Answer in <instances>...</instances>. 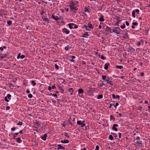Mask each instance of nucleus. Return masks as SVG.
<instances>
[{
    "label": "nucleus",
    "instance_id": "obj_36",
    "mask_svg": "<svg viewBox=\"0 0 150 150\" xmlns=\"http://www.w3.org/2000/svg\"><path fill=\"white\" fill-rule=\"evenodd\" d=\"M111 134H112L116 138V137H117V134L115 133H114L111 132Z\"/></svg>",
    "mask_w": 150,
    "mask_h": 150
},
{
    "label": "nucleus",
    "instance_id": "obj_47",
    "mask_svg": "<svg viewBox=\"0 0 150 150\" xmlns=\"http://www.w3.org/2000/svg\"><path fill=\"white\" fill-rule=\"evenodd\" d=\"M69 45H67V46L65 47V49L66 50H68L69 49Z\"/></svg>",
    "mask_w": 150,
    "mask_h": 150
},
{
    "label": "nucleus",
    "instance_id": "obj_58",
    "mask_svg": "<svg viewBox=\"0 0 150 150\" xmlns=\"http://www.w3.org/2000/svg\"><path fill=\"white\" fill-rule=\"evenodd\" d=\"M1 55H2V56L0 57L1 59H2L6 57V56H4V55H2V54H1Z\"/></svg>",
    "mask_w": 150,
    "mask_h": 150
},
{
    "label": "nucleus",
    "instance_id": "obj_15",
    "mask_svg": "<svg viewBox=\"0 0 150 150\" xmlns=\"http://www.w3.org/2000/svg\"><path fill=\"white\" fill-rule=\"evenodd\" d=\"M83 28L85 29L86 30L90 31L91 30L88 28V26L86 25H84L83 27Z\"/></svg>",
    "mask_w": 150,
    "mask_h": 150
},
{
    "label": "nucleus",
    "instance_id": "obj_42",
    "mask_svg": "<svg viewBox=\"0 0 150 150\" xmlns=\"http://www.w3.org/2000/svg\"><path fill=\"white\" fill-rule=\"evenodd\" d=\"M142 42V41H139L137 42V45L138 46H139L141 44V42Z\"/></svg>",
    "mask_w": 150,
    "mask_h": 150
},
{
    "label": "nucleus",
    "instance_id": "obj_20",
    "mask_svg": "<svg viewBox=\"0 0 150 150\" xmlns=\"http://www.w3.org/2000/svg\"><path fill=\"white\" fill-rule=\"evenodd\" d=\"M89 35L88 34V33L87 32H86L85 33H84L83 35L82 36V37L84 38L86 37V36H88Z\"/></svg>",
    "mask_w": 150,
    "mask_h": 150
},
{
    "label": "nucleus",
    "instance_id": "obj_52",
    "mask_svg": "<svg viewBox=\"0 0 150 150\" xmlns=\"http://www.w3.org/2000/svg\"><path fill=\"white\" fill-rule=\"evenodd\" d=\"M115 98H117L118 100L120 99V96L119 95L115 96Z\"/></svg>",
    "mask_w": 150,
    "mask_h": 150
},
{
    "label": "nucleus",
    "instance_id": "obj_4",
    "mask_svg": "<svg viewBox=\"0 0 150 150\" xmlns=\"http://www.w3.org/2000/svg\"><path fill=\"white\" fill-rule=\"evenodd\" d=\"M118 125L117 124H114L113 125L112 127V129L113 130L115 131H117L118 130L116 128V127H118Z\"/></svg>",
    "mask_w": 150,
    "mask_h": 150
},
{
    "label": "nucleus",
    "instance_id": "obj_21",
    "mask_svg": "<svg viewBox=\"0 0 150 150\" xmlns=\"http://www.w3.org/2000/svg\"><path fill=\"white\" fill-rule=\"evenodd\" d=\"M103 96L102 94L98 95L97 97V99H99L103 98Z\"/></svg>",
    "mask_w": 150,
    "mask_h": 150
},
{
    "label": "nucleus",
    "instance_id": "obj_16",
    "mask_svg": "<svg viewBox=\"0 0 150 150\" xmlns=\"http://www.w3.org/2000/svg\"><path fill=\"white\" fill-rule=\"evenodd\" d=\"M115 68L116 69H121L123 68V67L121 65H117L115 66Z\"/></svg>",
    "mask_w": 150,
    "mask_h": 150
},
{
    "label": "nucleus",
    "instance_id": "obj_48",
    "mask_svg": "<svg viewBox=\"0 0 150 150\" xmlns=\"http://www.w3.org/2000/svg\"><path fill=\"white\" fill-rule=\"evenodd\" d=\"M99 147L98 145H96V149L95 150H99Z\"/></svg>",
    "mask_w": 150,
    "mask_h": 150
},
{
    "label": "nucleus",
    "instance_id": "obj_35",
    "mask_svg": "<svg viewBox=\"0 0 150 150\" xmlns=\"http://www.w3.org/2000/svg\"><path fill=\"white\" fill-rule=\"evenodd\" d=\"M84 121H83V122H82L81 124V127H83L84 126H85L86 125L85 123H84Z\"/></svg>",
    "mask_w": 150,
    "mask_h": 150
},
{
    "label": "nucleus",
    "instance_id": "obj_22",
    "mask_svg": "<svg viewBox=\"0 0 150 150\" xmlns=\"http://www.w3.org/2000/svg\"><path fill=\"white\" fill-rule=\"evenodd\" d=\"M8 99L10 100L11 98V95L10 94H8L6 96Z\"/></svg>",
    "mask_w": 150,
    "mask_h": 150
},
{
    "label": "nucleus",
    "instance_id": "obj_34",
    "mask_svg": "<svg viewBox=\"0 0 150 150\" xmlns=\"http://www.w3.org/2000/svg\"><path fill=\"white\" fill-rule=\"evenodd\" d=\"M105 81H107V83H108V82H110V77H108L107 79L105 80Z\"/></svg>",
    "mask_w": 150,
    "mask_h": 150
},
{
    "label": "nucleus",
    "instance_id": "obj_53",
    "mask_svg": "<svg viewBox=\"0 0 150 150\" xmlns=\"http://www.w3.org/2000/svg\"><path fill=\"white\" fill-rule=\"evenodd\" d=\"M16 129V127H14L12 128L11 129V130L12 131H15Z\"/></svg>",
    "mask_w": 150,
    "mask_h": 150
},
{
    "label": "nucleus",
    "instance_id": "obj_40",
    "mask_svg": "<svg viewBox=\"0 0 150 150\" xmlns=\"http://www.w3.org/2000/svg\"><path fill=\"white\" fill-rule=\"evenodd\" d=\"M106 77L105 76L103 75L102 76V79L103 80H105L106 79Z\"/></svg>",
    "mask_w": 150,
    "mask_h": 150
},
{
    "label": "nucleus",
    "instance_id": "obj_23",
    "mask_svg": "<svg viewBox=\"0 0 150 150\" xmlns=\"http://www.w3.org/2000/svg\"><path fill=\"white\" fill-rule=\"evenodd\" d=\"M68 92H70L71 93V94L72 95V93L73 92V89L72 88H70L68 90Z\"/></svg>",
    "mask_w": 150,
    "mask_h": 150
},
{
    "label": "nucleus",
    "instance_id": "obj_10",
    "mask_svg": "<svg viewBox=\"0 0 150 150\" xmlns=\"http://www.w3.org/2000/svg\"><path fill=\"white\" fill-rule=\"evenodd\" d=\"M106 31H107V32H109L110 33H112V30H111V29L110 28H109V27H108V26H107L106 27Z\"/></svg>",
    "mask_w": 150,
    "mask_h": 150
},
{
    "label": "nucleus",
    "instance_id": "obj_8",
    "mask_svg": "<svg viewBox=\"0 0 150 150\" xmlns=\"http://www.w3.org/2000/svg\"><path fill=\"white\" fill-rule=\"evenodd\" d=\"M100 18H99V21L100 22H103L105 21L104 19V16L103 15L101 14L100 15Z\"/></svg>",
    "mask_w": 150,
    "mask_h": 150
},
{
    "label": "nucleus",
    "instance_id": "obj_24",
    "mask_svg": "<svg viewBox=\"0 0 150 150\" xmlns=\"http://www.w3.org/2000/svg\"><path fill=\"white\" fill-rule=\"evenodd\" d=\"M110 120H113L114 121L115 120V118H114V116L112 115H110Z\"/></svg>",
    "mask_w": 150,
    "mask_h": 150
},
{
    "label": "nucleus",
    "instance_id": "obj_7",
    "mask_svg": "<svg viewBox=\"0 0 150 150\" xmlns=\"http://www.w3.org/2000/svg\"><path fill=\"white\" fill-rule=\"evenodd\" d=\"M47 136V134H45L41 137V138L44 141H45L46 139V137Z\"/></svg>",
    "mask_w": 150,
    "mask_h": 150
},
{
    "label": "nucleus",
    "instance_id": "obj_9",
    "mask_svg": "<svg viewBox=\"0 0 150 150\" xmlns=\"http://www.w3.org/2000/svg\"><path fill=\"white\" fill-rule=\"evenodd\" d=\"M110 65V64L109 63H106L104 65V69L105 70H107L108 68V67Z\"/></svg>",
    "mask_w": 150,
    "mask_h": 150
},
{
    "label": "nucleus",
    "instance_id": "obj_56",
    "mask_svg": "<svg viewBox=\"0 0 150 150\" xmlns=\"http://www.w3.org/2000/svg\"><path fill=\"white\" fill-rule=\"evenodd\" d=\"M45 12H44V9H43L42 12L40 13V14L41 15H43L44 13Z\"/></svg>",
    "mask_w": 150,
    "mask_h": 150
},
{
    "label": "nucleus",
    "instance_id": "obj_61",
    "mask_svg": "<svg viewBox=\"0 0 150 150\" xmlns=\"http://www.w3.org/2000/svg\"><path fill=\"white\" fill-rule=\"evenodd\" d=\"M118 116H117V117H118V116L122 117H123L122 116V114H121L120 113H118Z\"/></svg>",
    "mask_w": 150,
    "mask_h": 150
},
{
    "label": "nucleus",
    "instance_id": "obj_13",
    "mask_svg": "<svg viewBox=\"0 0 150 150\" xmlns=\"http://www.w3.org/2000/svg\"><path fill=\"white\" fill-rule=\"evenodd\" d=\"M69 142V140L67 139L64 140H62L61 141V142L62 143H64V144L68 143Z\"/></svg>",
    "mask_w": 150,
    "mask_h": 150
},
{
    "label": "nucleus",
    "instance_id": "obj_3",
    "mask_svg": "<svg viewBox=\"0 0 150 150\" xmlns=\"http://www.w3.org/2000/svg\"><path fill=\"white\" fill-rule=\"evenodd\" d=\"M62 30L63 33H65L67 34H69L70 33V31L66 28H63Z\"/></svg>",
    "mask_w": 150,
    "mask_h": 150
},
{
    "label": "nucleus",
    "instance_id": "obj_62",
    "mask_svg": "<svg viewBox=\"0 0 150 150\" xmlns=\"http://www.w3.org/2000/svg\"><path fill=\"white\" fill-rule=\"evenodd\" d=\"M67 124L65 123V121L64 122V123L63 124H62V125L64 127H65V126H67Z\"/></svg>",
    "mask_w": 150,
    "mask_h": 150
},
{
    "label": "nucleus",
    "instance_id": "obj_43",
    "mask_svg": "<svg viewBox=\"0 0 150 150\" xmlns=\"http://www.w3.org/2000/svg\"><path fill=\"white\" fill-rule=\"evenodd\" d=\"M51 94L52 95V96L56 97L57 98H58L57 95L55 94H52V93H51Z\"/></svg>",
    "mask_w": 150,
    "mask_h": 150
},
{
    "label": "nucleus",
    "instance_id": "obj_49",
    "mask_svg": "<svg viewBox=\"0 0 150 150\" xmlns=\"http://www.w3.org/2000/svg\"><path fill=\"white\" fill-rule=\"evenodd\" d=\"M5 100L6 102H9V100L7 99V98H6V96L5 97Z\"/></svg>",
    "mask_w": 150,
    "mask_h": 150
},
{
    "label": "nucleus",
    "instance_id": "obj_41",
    "mask_svg": "<svg viewBox=\"0 0 150 150\" xmlns=\"http://www.w3.org/2000/svg\"><path fill=\"white\" fill-rule=\"evenodd\" d=\"M28 97L29 98H31L33 97V95L32 94L30 93L28 95Z\"/></svg>",
    "mask_w": 150,
    "mask_h": 150
},
{
    "label": "nucleus",
    "instance_id": "obj_26",
    "mask_svg": "<svg viewBox=\"0 0 150 150\" xmlns=\"http://www.w3.org/2000/svg\"><path fill=\"white\" fill-rule=\"evenodd\" d=\"M109 139L110 140H113L114 139V138L112 135H110L109 136Z\"/></svg>",
    "mask_w": 150,
    "mask_h": 150
},
{
    "label": "nucleus",
    "instance_id": "obj_51",
    "mask_svg": "<svg viewBox=\"0 0 150 150\" xmlns=\"http://www.w3.org/2000/svg\"><path fill=\"white\" fill-rule=\"evenodd\" d=\"M25 57V55H22L21 56L20 58L21 59H22Z\"/></svg>",
    "mask_w": 150,
    "mask_h": 150
},
{
    "label": "nucleus",
    "instance_id": "obj_6",
    "mask_svg": "<svg viewBox=\"0 0 150 150\" xmlns=\"http://www.w3.org/2000/svg\"><path fill=\"white\" fill-rule=\"evenodd\" d=\"M42 18L43 19L44 21H46L47 23H49V20L48 19V18L45 16H43L42 17Z\"/></svg>",
    "mask_w": 150,
    "mask_h": 150
},
{
    "label": "nucleus",
    "instance_id": "obj_45",
    "mask_svg": "<svg viewBox=\"0 0 150 150\" xmlns=\"http://www.w3.org/2000/svg\"><path fill=\"white\" fill-rule=\"evenodd\" d=\"M135 12H136L137 14H139V9H136L135 10Z\"/></svg>",
    "mask_w": 150,
    "mask_h": 150
},
{
    "label": "nucleus",
    "instance_id": "obj_60",
    "mask_svg": "<svg viewBox=\"0 0 150 150\" xmlns=\"http://www.w3.org/2000/svg\"><path fill=\"white\" fill-rule=\"evenodd\" d=\"M70 57L73 59H74L76 58V57L74 56H71Z\"/></svg>",
    "mask_w": 150,
    "mask_h": 150
},
{
    "label": "nucleus",
    "instance_id": "obj_59",
    "mask_svg": "<svg viewBox=\"0 0 150 150\" xmlns=\"http://www.w3.org/2000/svg\"><path fill=\"white\" fill-rule=\"evenodd\" d=\"M65 136L67 137V138H68L69 137V136L68 134L67 133H65Z\"/></svg>",
    "mask_w": 150,
    "mask_h": 150
},
{
    "label": "nucleus",
    "instance_id": "obj_25",
    "mask_svg": "<svg viewBox=\"0 0 150 150\" xmlns=\"http://www.w3.org/2000/svg\"><path fill=\"white\" fill-rule=\"evenodd\" d=\"M12 21H7V24L9 25H11L12 24Z\"/></svg>",
    "mask_w": 150,
    "mask_h": 150
},
{
    "label": "nucleus",
    "instance_id": "obj_29",
    "mask_svg": "<svg viewBox=\"0 0 150 150\" xmlns=\"http://www.w3.org/2000/svg\"><path fill=\"white\" fill-rule=\"evenodd\" d=\"M23 122H21L19 121L16 124V125L21 126L22 125Z\"/></svg>",
    "mask_w": 150,
    "mask_h": 150
},
{
    "label": "nucleus",
    "instance_id": "obj_64",
    "mask_svg": "<svg viewBox=\"0 0 150 150\" xmlns=\"http://www.w3.org/2000/svg\"><path fill=\"white\" fill-rule=\"evenodd\" d=\"M51 88H52L50 86H49L48 87V90L49 91H50V92H51Z\"/></svg>",
    "mask_w": 150,
    "mask_h": 150
},
{
    "label": "nucleus",
    "instance_id": "obj_30",
    "mask_svg": "<svg viewBox=\"0 0 150 150\" xmlns=\"http://www.w3.org/2000/svg\"><path fill=\"white\" fill-rule=\"evenodd\" d=\"M19 134L18 132L15 133L14 134L13 137L14 138H15L16 137V136L18 135Z\"/></svg>",
    "mask_w": 150,
    "mask_h": 150
},
{
    "label": "nucleus",
    "instance_id": "obj_50",
    "mask_svg": "<svg viewBox=\"0 0 150 150\" xmlns=\"http://www.w3.org/2000/svg\"><path fill=\"white\" fill-rule=\"evenodd\" d=\"M68 26H69V28H70V29H74V28H73L72 27V26L71 25H70L69 23L68 24Z\"/></svg>",
    "mask_w": 150,
    "mask_h": 150
},
{
    "label": "nucleus",
    "instance_id": "obj_57",
    "mask_svg": "<svg viewBox=\"0 0 150 150\" xmlns=\"http://www.w3.org/2000/svg\"><path fill=\"white\" fill-rule=\"evenodd\" d=\"M119 134V137L120 138H121V135L122 134L120 132L118 133Z\"/></svg>",
    "mask_w": 150,
    "mask_h": 150
},
{
    "label": "nucleus",
    "instance_id": "obj_33",
    "mask_svg": "<svg viewBox=\"0 0 150 150\" xmlns=\"http://www.w3.org/2000/svg\"><path fill=\"white\" fill-rule=\"evenodd\" d=\"M125 27H126V26H125V24H124L123 25H121L120 26V28L122 29H124L125 28Z\"/></svg>",
    "mask_w": 150,
    "mask_h": 150
},
{
    "label": "nucleus",
    "instance_id": "obj_44",
    "mask_svg": "<svg viewBox=\"0 0 150 150\" xmlns=\"http://www.w3.org/2000/svg\"><path fill=\"white\" fill-rule=\"evenodd\" d=\"M132 24L134 26V25H137L138 24V23L137 22H133L132 23Z\"/></svg>",
    "mask_w": 150,
    "mask_h": 150
},
{
    "label": "nucleus",
    "instance_id": "obj_11",
    "mask_svg": "<svg viewBox=\"0 0 150 150\" xmlns=\"http://www.w3.org/2000/svg\"><path fill=\"white\" fill-rule=\"evenodd\" d=\"M58 147L57 148V150H59L60 149H65V148L64 147H63V146H62V145L60 144H58Z\"/></svg>",
    "mask_w": 150,
    "mask_h": 150
},
{
    "label": "nucleus",
    "instance_id": "obj_31",
    "mask_svg": "<svg viewBox=\"0 0 150 150\" xmlns=\"http://www.w3.org/2000/svg\"><path fill=\"white\" fill-rule=\"evenodd\" d=\"M100 58L102 59L103 60L106 59V58L103 55H101Z\"/></svg>",
    "mask_w": 150,
    "mask_h": 150
},
{
    "label": "nucleus",
    "instance_id": "obj_46",
    "mask_svg": "<svg viewBox=\"0 0 150 150\" xmlns=\"http://www.w3.org/2000/svg\"><path fill=\"white\" fill-rule=\"evenodd\" d=\"M119 105V104L118 103H116L115 105L114 106L115 108L116 109L117 108V107Z\"/></svg>",
    "mask_w": 150,
    "mask_h": 150
},
{
    "label": "nucleus",
    "instance_id": "obj_18",
    "mask_svg": "<svg viewBox=\"0 0 150 150\" xmlns=\"http://www.w3.org/2000/svg\"><path fill=\"white\" fill-rule=\"evenodd\" d=\"M83 90L82 88L79 89L78 90V93L81 94L83 93Z\"/></svg>",
    "mask_w": 150,
    "mask_h": 150
},
{
    "label": "nucleus",
    "instance_id": "obj_2",
    "mask_svg": "<svg viewBox=\"0 0 150 150\" xmlns=\"http://www.w3.org/2000/svg\"><path fill=\"white\" fill-rule=\"evenodd\" d=\"M116 29H112V32L115 33L117 34H120V31H122V30H121L119 28L115 27Z\"/></svg>",
    "mask_w": 150,
    "mask_h": 150
},
{
    "label": "nucleus",
    "instance_id": "obj_1",
    "mask_svg": "<svg viewBox=\"0 0 150 150\" xmlns=\"http://www.w3.org/2000/svg\"><path fill=\"white\" fill-rule=\"evenodd\" d=\"M69 6L71 11H72L74 12H76L78 10L77 7L75 6L74 4L72 2H70Z\"/></svg>",
    "mask_w": 150,
    "mask_h": 150
},
{
    "label": "nucleus",
    "instance_id": "obj_54",
    "mask_svg": "<svg viewBox=\"0 0 150 150\" xmlns=\"http://www.w3.org/2000/svg\"><path fill=\"white\" fill-rule=\"evenodd\" d=\"M114 105V104H111V103H110L109 104V108H111V107H112V105Z\"/></svg>",
    "mask_w": 150,
    "mask_h": 150
},
{
    "label": "nucleus",
    "instance_id": "obj_38",
    "mask_svg": "<svg viewBox=\"0 0 150 150\" xmlns=\"http://www.w3.org/2000/svg\"><path fill=\"white\" fill-rule=\"evenodd\" d=\"M108 83L111 85L112 86H113V83L112 81H110V82H108Z\"/></svg>",
    "mask_w": 150,
    "mask_h": 150
},
{
    "label": "nucleus",
    "instance_id": "obj_19",
    "mask_svg": "<svg viewBox=\"0 0 150 150\" xmlns=\"http://www.w3.org/2000/svg\"><path fill=\"white\" fill-rule=\"evenodd\" d=\"M87 26H88V28H89L90 29L92 28L93 29L94 28V27L92 26V24H90L89 23H88Z\"/></svg>",
    "mask_w": 150,
    "mask_h": 150
},
{
    "label": "nucleus",
    "instance_id": "obj_14",
    "mask_svg": "<svg viewBox=\"0 0 150 150\" xmlns=\"http://www.w3.org/2000/svg\"><path fill=\"white\" fill-rule=\"evenodd\" d=\"M65 123H66L67 125L69 124L71 125H72V124L71 121L70 120H67L65 121Z\"/></svg>",
    "mask_w": 150,
    "mask_h": 150
},
{
    "label": "nucleus",
    "instance_id": "obj_63",
    "mask_svg": "<svg viewBox=\"0 0 150 150\" xmlns=\"http://www.w3.org/2000/svg\"><path fill=\"white\" fill-rule=\"evenodd\" d=\"M112 97L113 98H115V96L114 94H112Z\"/></svg>",
    "mask_w": 150,
    "mask_h": 150
},
{
    "label": "nucleus",
    "instance_id": "obj_27",
    "mask_svg": "<svg viewBox=\"0 0 150 150\" xmlns=\"http://www.w3.org/2000/svg\"><path fill=\"white\" fill-rule=\"evenodd\" d=\"M31 83H32V85L33 86H34L36 85V83H35V81L33 80L31 81Z\"/></svg>",
    "mask_w": 150,
    "mask_h": 150
},
{
    "label": "nucleus",
    "instance_id": "obj_39",
    "mask_svg": "<svg viewBox=\"0 0 150 150\" xmlns=\"http://www.w3.org/2000/svg\"><path fill=\"white\" fill-rule=\"evenodd\" d=\"M55 68L57 69H58L59 68V67L56 64H55L54 65Z\"/></svg>",
    "mask_w": 150,
    "mask_h": 150
},
{
    "label": "nucleus",
    "instance_id": "obj_5",
    "mask_svg": "<svg viewBox=\"0 0 150 150\" xmlns=\"http://www.w3.org/2000/svg\"><path fill=\"white\" fill-rule=\"evenodd\" d=\"M52 19L56 21H58L60 19V18H59L57 16H54L53 14L52 16Z\"/></svg>",
    "mask_w": 150,
    "mask_h": 150
},
{
    "label": "nucleus",
    "instance_id": "obj_17",
    "mask_svg": "<svg viewBox=\"0 0 150 150\" xmlns=\"http://www.w3.org/2000/svg\"><path fill=\"white\" fill-rule=\"evenodd\" d=\"M120 18L118 17L117 18V21L116 22V24L118 26L119 25V23L122 21L121 20H120Z\"/></svg>",
    "mask_w": 150,
    "mask_h": 150
},
{
    "label": "nucleus",
    "instance_id": "obj_32",
    "mask_svg": "<svg viewBox=\"0 0 150 150\" xmlns=\"http://www.w3.org/2000/svg\"><path fill=\"white\" fill-rule=\"evenodd\" d=\"M81 121L79 120L77 122V124L78 125H81L82 124Z\"/></svg>",
    "mask_w": 150,
    "mask_h": 150
},
{
    "label": "nucleus",
    "instance_id": "obj_55",
    "mask_svg": "<svg viewBox=\"0 0 150 150\" xmlns=\"http://www.w3.org/2000/svg\"><path fill=\"white\" fill-rule=\"evenodd\" d=\"M10 108V107L9 106H7L6 107V110H9Z\"/></svg>",
    "mask_w": 150,
    "mask_h": 150
},
{
    "label": "nucleus",
    "instance_id": "obj_37",
    "mask_svg": "<svg viewBox=\"0 0 150 150\" xmlns=\"http://www.w3.org/2000/svg\"><path fill=\"white\" fill-rule=\"evenodd\" d=\"M21 53H19L18 54V56L17 57V59H19L20 58V57H21Z\"/></svg>",
    "mask_w": 150,
    "mask_h": 150
},
{
    "label": "nucleus",
    "instance_id": "obj_12",
    "mask_svg": "<svg viewBox=\"0 0 150 150\" xmlns=\"http://www.w3.org/2000/svg\"><path fill=\"white\" fill-rule=\"evenodd\" d=\"M16 141L17 142L20 143L22 142V140L20 137H18L16 138Z\"/></svg>",
    "mask_w": 150,
    "mask_h": 150
},
{
    "label": "nucleus",
    "instance_id": "obj_28",
    "mask_svg": "<svg viewBox=\"0 0 150 150\" xmlns=\"http://www.w3.org/2000/svg\"><path fill=\"white\" fill-rule=\"evenodd\" d=\"M135 11L134 10L132 12V16L134 17L135 18L136 16L135 15Z\"/></svg>",
    "mask_w": 150,
    "mask_h": 150
}]
</instances>
